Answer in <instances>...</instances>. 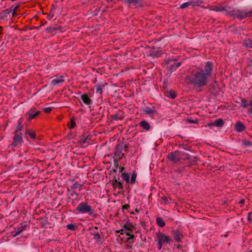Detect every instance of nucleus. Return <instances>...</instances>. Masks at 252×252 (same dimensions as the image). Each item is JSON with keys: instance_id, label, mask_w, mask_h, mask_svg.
<instances>
[{"instance_id": "obj_42", "label": "nucleus", "mask_w": 252, "mask_h": 252, "mask_svg": "<svg viewBox=\"0 0 252 252\" xmlns=\"http://www.w3.org/2000/svg\"><path fill=\"white\" fill-rule=\"evenodd\" d=\"M119 160H116V159H114V165H115V168H116V169H114L115 172L116 171V169L119 167Z\"/></svg>"}, {"instance_id": "obj_13", "label": "nucleus", "mask_w": 252, "mask_h": 252, "mask_svg": "<svg viewBox=\"0 0 252 252\" xmlns=\"http://www.w3.org/2000/svg\"><path fill=\"white\" fill-rule=\"evenodd\" d=\"M112 120L115 121L122 120L124 118V113L122 111H118L116 113L111 115Z\"/></svg>"}, {"instance_id": "obj_7", "label": "nucleus", "mask_w": 252, "mask_h": 252, "mask_svg": "<svg viewBox=\"0 0 252 252\" xmlns=\"http://www.w3.org/2000/svg\"><path fill=\"white\" fill-rule=\"evenodd\" d=\"M40 114V111L37 110L35 108H33L27 111L25 116L28 121H31L36 118Z\"/></svg>"}, {"instance_id": "obj_59", "label": "nucleus", "mask_w": 252, "mask_h": 252, "mask_svg": "<svg viewBox=\"0 0 252 252\" xmlns=\"http://www.w3.org/2000/svg\"><path fill=\"white\" fill-rule=\"evenodd\" d=\"M189 122L190 123H193V124L196 123V122L195 121H194V120L190 121H189Z\"/></svg>"}, {"instance_id": "obj_43", "label": "nucleus", "mask_w": 252, "mask_h": 252, "mask_svg": "<svg viewBox=\"0 0 252 252\" xmlns=\"http://www.w3.org/2000/svg\"><path fill=\"white\" fill-rule=\"evenodd\" d=\"M70 122H71L70 128H73L76 125V123H75V121L74 120H73V119L71 120Z\"/></svg>"}, {"instance_id": "obj_58", "label": "nucleus", "mask_w": 252, "mask_h": 252, "mask_svg": "<svg viewBox=\"0 0 252 252\" xmlns=\"http://www.w3.org/2000/svg\"><path fill=\"white\" fill-rule=\"evenodd\" d=\"M124 228L121 229L120 230H119L118 232H121V234H123V231H124Z\"/></svg>"}, {"instance_id": "obj_9", "label": "nucleus", "mask_w": 252, "mask_h": 252, "mask_svg": "<svg viewBox=\"0 0 252 252\" xmlns=\"http://www.w3.org/2000/svg\"><path fill=\"white\" fill-rule=\"evenodd\" d=\"M91 137L92 136L90 135H88L87 136L85 135H81L80 138V143L82 144L84 147L91 144L92 142Z\"/></svg>"}, {"instance_id": "obj_19", "label": "nucleus", "mask_w": 252, "mask_h": 252, "mask_svg": "<svg viewBox=\"0 0 252 252\" xmlns=\"http://www.w3.org/2000/svg\"><path fill=\"white\" fill-rule=\"evenodd\" d=\"M81 98L82 101L86 105H89L92 103V100L88 96V95L86 94H82L81 96Z\"/></svg>"}, {"instance_id": "obj_21", "label": "nucleus", "mask_w": 252, "mask_h": 252, "mask_svg": "<svg viewBox=\"0 0 252 252\" xmlns=\"http://www.w3.org/2000/svg\"><path fill=\"white\" fill-rule=\"evenodd\" d=\"M139 126L146 130H148L151 128L150 124L146 121H141L139 123Z\"/></svg>"}, {"instance_id": "obj_17", "label": "nucleus", "mask_w": 252, "mask_h": 252, "mask_svg": "<svg viewBox=\"0 0 252 252\" xmlns=\"http://www.w3.org/2000/svg\"><path fill=\"white\" fill-rule=\"evenodd\" d=\"M23 122V119L22 118H21L19 119V120L18 121V123L16 126L15 132L21 133L20 131L23 130V129L24 128V126H23V125H22Z\"/></svg>"}, {"instance_id": "obj_12", "label": "nucleus", "mask_w": 252, "mask_h": 252, "mask_svg": "<svg viewBox=\"0 0 252 252\" xmlns=\"http://www.w3.org/2000/svg\"><path fill=\"white\" fill-rule=\"evenodd\" d=\"M64 82V77L62 75H57L56 78L53 79L51 82V84L55 86L59 84L62 83Z\"/></svg>"}, {"instance_id": "obj_16", "label": "nucleus", "mask_w": 252, "mask_h": 252, "mask_svg": "<svg viewBox=\"0 0 252 252\" xmlns=\"http://www.w3.org/2000/svg\"><path fill=\"white\" fill-rule=\"evenodd\" d=\"M235 130L238 132H242L245 129V126L241 122H237L235 126Z\"/></svg>"}, {"instance_id": "obj_45", "label": "nucleus", "mask_w": 252, "mask_h": 252, "mask_svg": "<svg viewBox=\"0 0 252 252\" xmlns=\"http://www.w3.org/2000/svg\"><path fill=\"white\" fill-rule=\"evenodd\" d=\"M162 200L164 201V203L167 204L168 203V199L166 196L161 197Z\"/></svg>"}, {"instance_id": "obj_5", "label": "nucleus", "mask_w": 252, "mask_h": 252, "mask_svg": "<svg viewBox=\"0 0 252 252\" xmlns=\"http://www.w3.org/2000/svg\"><path fill=\"white\" fill-rule=\"evenodd\" d=\"M158 248L159 251L162 249L164 243H169L172 239L168 236L162 233H159L157 234Z\"/></svg>"}, {"instance_id": "obj_11", "label": "nucleus", "mask_w": 252, "mask_h": 252, "mask_svg": "<svg viewBox=\"0 0 252 252\" xmlns=\"http://www.w3.org/2000/svg\"><path fill=\"white\" fill-rule=\"evenodd\" d=\"M142 111L143 113L145 115H152L155 114H157V111L156 110V108L154 106L150 107H145L144 108L142 109Z\"/></svg>"}, {"instance_id": "obj_52", "label": "nucleus", "mask_w": 252, "mask_h": 252, "mask_svg": "<svg viewBox=\"0 0 252 252\" xmlns=\"http://www.w3.org/2000/svg\"><path fill=\"white\" fill-rule=\"evenodd\" d=\"M134 237V235L132 234H131L129 236V237L127 238V240L129 241L130 240V239H133Z\"/></svg>"}, {"instance_id": "obj_3", "label": "nucleus", "mask_w": 252, "mask_h": 252, "mask_svg": "<svg viewBox=\"0 0 252 252\" xmlns=\"http://www.w3.org/2000/svg\"><path fill=\"white\" fill-rule=\"evenodd\" d=\"M76 211L78 213L82 214H87L90 216H94L95 215L94 210L87 201L80 202L76 208Z\"/></svg>"}, {"instance_id": "obj_57", "label": "nucleus", "mask_w": 252, "mask_h": 252, "mask_svg": "<svg viewBox=\"0 0 252 252\" xmlns=\"http://www.w3.org/2000/svg\"><path fill=\"white\" fill-rule=\"evenodd\" d=\"M125 234L128 236H129L131 234L129 232L127 231H125Z\"/></svg>"}, {"instance_id": "obj_41", "label": "nucleus", "mask_w": 252, "mask_h": 252, "mask_svg": "<svg viewBox=\"0 0 252 252\" xmlns=\"http://www.w3.org/2000/svg\"><path fill=\"white\" fill-rule=\"evenodd\" d=\"M52 109L51 107H46L44 109V111L46 113H49L52 110Z\"/></svg>"}, {"instance_id": "obj_1", "label": "nucleus", "mask_w": 252, "mask_h": 252, "mask_svg": "<svg viewBox=\"0 0 252 252\" xmlns=\"http://www.w3.org/2000/svg\"><path fill=\"white\" fill-rule=\"evenodd\" d=\"M213 72V63L208 61L205 63L204 65L191 70L189 74L186 76V79L194 88H201L208 84Z\"/></svg>"}, {"instance_id": "obj_14", "label": "nucleus", "mask_w": 252, "mask_h": 252, "mask_svg": "<svg viewBox=\"0 0 252 252\" xmlns=\"http://www.w3.org/2000/svg\"><path fill=\"white\" fill-rule=\"evenodd\" d=\"M173 238L177 242H181L182 238L183 237V235L179 230H175L173 232Z\"/></svg>"}, {"instance_id": "obj_18", "label": "nucleus", "mask_w": 252, "mask_h": 252, "mask_svg": "<svg viewBox=\"0 0 252 252\" xmlns=\"http://www.w3.org/2000/svg\"><path fill=\"white\" fill-rule=\"evenodd\" d=\"M142 4V0H130L128 3V6H134L135 7L141 6Z\"/></svg>"}, {"instance_id": "obj_27", "label": "nucleus", "mask_w": 252, "mask_h": 252, "mask_svg": "<svg viewBox=\"0 0 252 252\" xmlns=\"http://www.w3.org/2000/svg\"><path fill=\"white\" fill-rule=\"evenodd\" d=\"M156 222L158 225L161 227H164L165 225L164 221L160 217H158L156 219Z\"/></svg>"}, {"instance_id": "obj_8", "label": "nucleus", "mask_w": 252, "mask_h": 252, "mask_svg": "<svg viewBox=\"0 0 252 252\" xmlns=\"http://www.w3.org/2000/svg\"><path fill=\"white\" fill-rule=\"evenodd\" d=\"M23 142V136L22 133L15 132L13 136V141L11 144L13 147H16L20 144H22Z\"/></svg>"}, {"instance_id": "obj_26", "label": "nucleus", "mask_w": 252, "mask_h": 252, "mask_svg": "<svg viewBox=\"0 0 252 252\" xmlns=\"http://www.w3.org/2000/svg\"><path fill=\"white\" fill-rule=\"evenodd\" d=\"M216 126L222 127L224 125V122L222 119H218L214 121Z\"/></svg>"}, {"instance_id": "obj_60", "label": "nucleus", "mask_w": 252, "mask_h": 252, "mask_svg": "<svg viewBox=\"0 0 252 252\" xmlns=\"http://www.w3.org/2000/svg\"><path fill=\"white\" fill-rule=\"evenodd\" d=\"M12 11V16H14L16 14V11Z\"/></svg>"}, {"instance_id": "obj_6", "label": "nucleus", "mask_w": 252, "mask_h": 252, "mask_svg": "<svg viewBox=\"0 0 252 252\" xmlns=\"http://www.w3.org/2000/svg\"><path fill=\"white\" fill-rule=\"evenodd\" d=\"M184 153L179 151L170 153L167 156V158L174 163H177L183 159Z\"/></svg>"}, {"instance_id": "obj_63", "label": "nucleus", "mask_w": 252, "mask_h": 252, "mask_svg": "<svg viewBox=\"0 0 252 252\" xmlns=\"http://www.w3.org/2000/svg\"><path fill=\"white\" fill-rule=\"evenodd\" d=\"M250 214H252V212H250Z\"/></svg>"}, {"instance_id": "obj_29", "label": "nucleus", "mask_w": 252, "mask_h": 252, "mask_svg": "<svg viewBox=\"0 0 252 252\" xmlns=\"http://www.w3.org/2000/svg\"><path fill=\"white\" fill-rule=\"evenodd\" d=\"M244 45L247 48H252V40L246 39L244 40Z\"/></svg>"}, {"instance_id": "obj_39", "label": "nucleus", "mask_w": 252, "mask_h": 252, "mask_svg": "<svg viewBox=\"0 0 252 252\" xmlns=\"http://www.w3.org/2000/svg\"><path fill=\"white\" fill-rule=\"evenodd\" d=\"M249 104L251 106V108L248 109V114L251 115H252V100L249 101Z\"/></svg>"}, {"instance_id": "obj_36", "label": "nucleus", "mask_w": 252, "mask_h": 252, "mask_svg": "<svg viewBox=\"0 0 252 252\" xmlns=\"http://www.w3.org/2000/svg\"><path fill=\"white\" fill-rule=\"evenodd\" d=\"M66 227L68 229H69L71 230H75L76 226L75 225H74L72 223H69L66 225Z\"/></svg>"}, {"instance_id": "obj_53", "label": "nucleus", "mask_w": 252, "mask_h": 252, "mask_svg": "<svg viewBox=\"0 0 252 252\" xmlns=\"http://www.w3.org/2000/svg\"><path fill=\"white\" fill-rule=\"evenodd\" d=\"M208 126H209L211 128H212L214 126H215V125L214 124V123H208Z\"/></svg>"}, {"instance_id": "obj_54", "label": "nucleus", "mask_w": 252, "mask_h": 252, "mask_svg": "<svg viewBox=\"0 0 252 252\" xmlns=\"http://www.w3.org/2000/svg\"><path fill=\"white\" fill-rule=\"evenodd\" d=\"M239 204H240L241 205H243L244 203H245V200L244 199H241L240 201H239Z\"/></svg>"}, {"instance_id": "obj_25", "label": "nucleus", "mask_w": 252, "mask_h": 252, "mask_svg": "<svg viewBox=\"0 0 252 252\" xmlns=\"http://www.w3.org/2000/svg\"><path fill=\"white\" fill-rule=\"evenodd\" d=\"M91 234L93 235L94 238L96 240V242L98 243L100 241L101 236L98 232H93L91 233Z\"/></svg>"}, {"instance_id": "obj_61", "label": "nucleus", "mask_w": 252, "mask_h": 252, "mask_svg": "<svg viewBox=\"0 0 252 252\" xmlns=\"http://www.w3.org/2000/svg\"><path fill=\"white\" fill-rule=\"evenodd\" d=\"M107 1H112V0H106Z\"/></svg>"}, {"instance_id": "obj_46", "label": "nucleus", "mask_w": 252, "mask_h": 252, "mask_svg": "<svg viewBox=\"0 0 252 252\" xmlns=\"http://www.w3.org/2000/svg\"><path fill=\"white\" fill-rule=\"evenodd\" d=\"M27 226V224H24L19 229L20 230H21L22 232H23L24 230H26Z\"/></svg>"}, {"instance_id": "obj_47", "label": "nucleus", "mask_w": 252, "mask_h": 252, "mask_svg": "<svg viewBox=\"0 0 252 252\" xmlns=\"http://www.w3.org/2000/svg\"><path fill=\"white\" fill-rule=\"evenodd\" d=\"M130 208L129 204H125L122 206V209H128Z\"/></svg>"}, {"instance_id": "obj_33", "label": "nucleus", "mask_w": 252, "mask_h": 252, "mask_svg": "<svg viewBox=\"0 0 252 252\" xmlns=\"http://www.w3.org/2000/svg\"><path fill=\"white\" fill-rule=\"evenodd\" d=\"M55 9H56L55 8H52L50 10V11L47 16V18L49 20H50L51 19H52L54 17V15H55L54 11Z\"/></svg>"}, {"instance_id": "obj_24", "label": "nucleus", "mask_w": 252, "mask_h": 252, "mask_svg": "<svg viewBox=\"0 0 252 252\" xmlns=\"http://www.w3.org/2000/svg\"><path fill=\"white\" fill-rule=\"evenodd\" d=\"M67 191L70 192L69 196L72 200H77L79 196V193L74 191H71L69 189H67Z\"/></svg>"}, {"instance_id": "obj_30", "label": "nucleus", "mask_w": 252, "mask_h": 252, "mask_svg": "<svg viewBox=\"0 0 252 252\" xmlns=\"http://www.w3.org/2000/svg\"><path fill=\"white\" fill-rule=\"evenodd\" d=\"M122 178L127 183L129 182V175L127 173H122Z\"/></svg>"}, {"instance_id": "obj_38", "label": "nucleus", "mask_w": 252, "mask_h": 252, "mask_svg": "<svg viewBox=\"0 0 252 252\" xmlns=\"http://www.w3.org/2000/svg\"><path fill=\"white\" fill-rule=\"evenodd\" d=\"M8 16L7 15L5 12L3 11H1L0 13V19H5L8 18Z\"/></svg>"}, {"instance_id": "obj_2", "label": "nucleus", "mask_w": 252, "mask_h": 252, "mask_svg": "<svg viewBox=\"0 0 252 252\" xmlns=\"http://www.w3.org/2000/svg\"><path fill=\"white\" fill-rule=\"evenodd\" d=\"M226 15L232 17L233 18H237L239 20H242L247 17H252V10L248 11L237 8L232 9L228 8V10L226 11Z\"/></svg>"}, {"instance_id": "obj_51", "label": "nucleus", "mask_w": 252, "mask_h": 252, "mask_svg": "<svg viewBox=\"0 0 252 252\" xmlns=\"http://www.w3.org/2000/svg\"><path fill=\"white\" fill-rule=\"evenodd\" d=\"M12 11H16L17 8L19 7V5H17L16 6H12Z\"/></svg>"}, {"instance_id": "obj_28", "label": "nucleus", "mask_w": 252, "mask_h": 252, "mask_svg": "<svg viewBox=\"0 0 252 252\" xmlns=\"http://www.w3.org/2000/svg\"><path fill=\"white\" fill-rule=\"evenodd\" d=\"M215 11H221V12H225V14H226V11L228 10V9H226L222 6H215L214 8L212 9Z\"/></svg>"}, {"instance_id": "obj_22", "label": "nucleus", "mask_w": 252, "mask_h": 252, "mask_svg": "<svg viewBox=\"0 0 252 252\" xmlns=\"http://www.w3.org/2000/svg\"><path fill=\"white\" fill-rule=\"evenodd\" d=\"M112 185L113 187L115 188H118L119 189H123V185L120 182L117 181V180L115 178L112 182Z\"/></svg>"}, {"instance_id": "obj_32", "label": "nucleus", "mask_w": 252, "mask_h": 252, "mask_svg": "<svg viewBox=\"0 0 252 252\" xmlns=\"http://www.w3.org/2000/svg\"><path fill=\"white\" fill-rule=\"evenodd\" d=\"M27 133L29 135L31 138L32 139H35L36 138V133L34 131L32 130H29L27 131Z\"/></svg>"}, {"instance_id": "obj_4", "label": "nucleus", "mask_w": 252, "mask_h": 252, "mask_svg": "<svg viewBox=\"0 0 252 252\" xmlns=\"http://www.w3.org/2000/svg\"><path fill=\"white\" fill-rule=\"evenodd\" d=\"M128 147L126 144L124 143L118 144L116 147L113 158L120 160L124 156V153L123 152L124 150L126 152L128 150Z\"/></svg>"}, {"instance_id": "obj_50", "label": "nucleus", "mask_w": 252, "mask_h": 252, "mask_svg": "<svg viewBox=\"0 0 252 252\" xmlns=\"http://www.w3.org/2000/svg\"><path fill=\"white\" fill-rule=\"evenodd\" d=\"M244 144L247 146H251V142L249 141H246L245 143H244Z\"/></svg>"}, {"instance_id": "obj_31", "label": "nucleus", "mask_w": 252, "mask_h": 252, "mask_svg": "<svg viewBox=\"0 0 252 252\" xmlns=\"http://www.w3.org/2000/svg\"><path fill=\"white\" fill-rule=\"evenodd\" d=\"M136 177L137 173L135 171H134L133 172L130 179V183L131 184H134L135 183Z\"/></svg>"}, {"instance_id": "obj_55", "label": "nucleus", "mask_w": 252, "mask_h": 252, "mask_svg": "<svg viewBox=\"0 0 252 252\" xmlns=\"http://www.w3.org/2000/svg\"><path fill=\"white\" fill-rule=\"evenodd\" d=\"M125 3L128 4V2H129L130 0H122Z\"/></svg>"}, {"instance_id": "obj_10", "label": "nucleus", "mask_w": 252, "mask_h": 252, "mask_svg": "<svg viewBox=\"0 0 252 252\" xmlns=\"http://www.w3.org/2000/svg\"><path fill=\"white\" fill-rule=\"evenodd\" d=\"M201 2L199 1L189 0L188 1V2L183 3L182 4H181L180 7L182 9H184L190 5H191L193 7H195L196 6H199Z\"/></svg>"}, {"instance_id": "obj_34", "label": "nucleus", "mask_w": 252, "mask_h": 252, "mask_svg": "<svg viewBox=\"0 0 252 252\" xmlns=\"http://www.w3.org/2000/svg\"><path fill=\"white\" fill-rule=\"evenodd\" d=\"M82 187V185H81L78 182L75 181L72 185V186L71 187V189H80Z\"/></svg>"}, {"instance_id": "obj_48", "label": "nucleus", "mask_w": 252, "mask_h": 252, "mask_svg": "<svg viewBox=\"0 0 252 252\" xmlns=\"http://www.w3.org/2000/svg\"><path fill=\"white\" fill-rule=\"evenodd\" d=\"M21 232V230H20V229L19 228V230L13 235V237H15L16 236L19 235Z\"/></svg>"}, {"instance_id": "obj_20", "label": "nucleus", "mask_w": 252, "mask_h": 252, "mask_svg": "<svg viewBox=\"0 0 252 252\" xmlns=\"http://www.w3.org/2000/svg\"><path fill=\"white\" fill-rule=\"evenodd\" d=\"M150 55L153 58L158 57L161 55V52L158 49L154 48L150 51Z\"/></svg>"}, {"instance_id": "obj_37", "label": "nucleus", "mask_w": 252, "mask_h": 252, "mask_svg": "<svg viewBox=\"0 0 252 252\" xmlns=\"http://www.w3.org/2000/svg\"><path fill=\"white\" fill-rule=\"evenodd\" d=\"M241 102L243 107H246L248 106H250L249 102H248V101L245 98L242 99Z\"/></svg>"}, {"instance_id": "obj_35", "label": "nucleus", "mask_w": 252, "mask_h": 252, "mask_svg": "<svg viewBox=\"0 0 252 252\" xmlns=\"http://www.w3.org/2000/svg\"><path fill=\"white\" fill-rule=\"evenodd\" d=\"M123 228L126 231H131L132 230V226L131 224H125L123 226Z\"/></svg>"}, {"instance_id": "obj_56", "label": "nucleus", "mask_w": 252, "mask_h": 252, "mask_svg": "<svg viewBox=\"0 0 252 252\" xmlns=\"http://www.w3.org/2000/svg\"><path fill=\"white\" fill-rule=\"evenodd\" d=\"M125 170V167H120V172H122V171H123L124 170Z\"/></svg>"}, {"instance_id": "obj_40", "label": "nucleus", "mask_w": 252, "mask_h": 252, "mask_svg": "<svg viewBox=\"0 0 252 252\" xmlns=\"http://www.w3.org/2000/svg\"><path fill=\"white\" fill-rule=\"evenodd\" d=\"M12 7H11L9 8H8V9H6L5 10H4L5 14L7 15H8V16H10V14L12 12Z\"/></svg>"}, {"instance_id": "obj_23", "label": "nucleus", "mask_w": 252, "mask_h": 252, "mask_svg": "<svg viewBox=\"0 0 252 252\" xmlns=\"http://www.w3.org/2000/svg\"><path fill=\"white\" fill-rule=\"evenodd\" d=\"M165 95L167 97L171 98V99L175 98L177 96V94H176V92L173 90H170L169 91H167L165 93Z\"/></svg>"}, {"instance_id": "obj_44", "label": "nucleus", "mask_w": 252, "mask_h": 252, "mask_svg": "<svg viewBox=\"0 0 252 252\" xmlns=\"http://www.w3.org/2000/svg\"><path fill=\"white\" fill-rule=\"evenodd\" d=\"M181 65V62H178V63H174V64L173 65V66L175 67L176 68L179 67V66H180V65Z\"/></svg>"}, {"instance_id": "obj_15", "label": "nucleus", "mask_w": 252, "mask_h": 252, "mask_svg": "<svg viewBox=\"0 0 252 252\" xmlns=\"http://www.w3.org/2000/svg\"><path fill=\"white\" fill-rule=\"evenodd\" d=\"M107 85V83L106 82L97 84L95 86L96 93H98L100 95H101L102 94V92H103V89Z\"/></svg>"}, {"instance_id": "obj_49", "label": "nucleus", "mask_w": 252, "mask_h": 252, "mask_svg": "<svg viewBox=\"0 0 252 252\" xmlns=\"http://www.w3.org/2000/svg\"><path fill=\"white\" fill-rule=\"evenodd\" d=\"M252 214H250V212L249 213L248 215V220L250 222L252 221V219H251Z\"/></svg>"}, {"instance_id": "obj_62", "label": "nucleus", "mask_w": 252, "mask_h": 252, "mask_svg": "<svg viewBox=\"0 0 252 252\" xmlns=\"http://www.w3.org/2000/svg\"><path fill=\"white\" fill-rule=\"evenodd\" d=\"M248 252H252V250H250V251H248Z\"/></svg>"}]
</instances>
